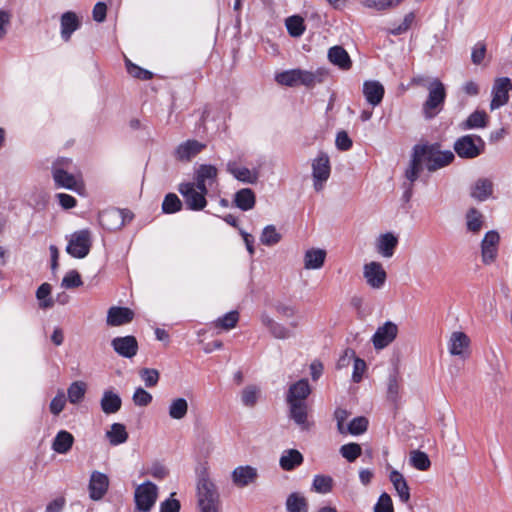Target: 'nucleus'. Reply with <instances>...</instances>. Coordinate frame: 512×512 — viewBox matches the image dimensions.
<instances>
[{"mask_svg": "<svg viewBox=\"0 0 512 512\" xmlns=\"http://www.w3.org/2000/svg\"><path fill=\"white\" fill-rule=\"evenodd\" d=\"M196 496L199 512H220L219 493L207 467L197 469Z\"/></svg>", "mask_w": 512, "mask_h": 512, "instance_id": "nucleus-1", "label": "nucleus"}, {"mask_svg": "<svg viewBox=\"0 0 512 512\" xmlns=\"http://www.w3.org/2000/svg\"><path fill=\"white\" fill-rule=\"evenodd\" d=\"M414 148L429 172L444 168L455 159L452 151L440 150L439 144L415 145Z\"/></svg>", "mask_w": 512, "mask_h": 512, "instance_id": "nucleus-2", "label": "nucleus"}, {"mask_svg": "<svg viewBox=\"0 0 512 512\" xmlns=\"http://www.w3.org/2000/svg\"><path fill=\"white\" fill-rule=\"evenodd\" d=\"M428 96L422 104V114L425 119L435 118L443 109L447 97L445 85L438 78H432L427 85Z\"/></svg>", "mask_w": 512, "mask_h": 512, "instance_id": "nucleus-3", "label": "nucleus"}, {"mask_svg": "<svg viewBox=\"0 0 512 512\" xmlns=\"http://www.w3.org/2000/svg\"><path fill=\"white\" fill-rule=\"evenodd\" d=\"M72 166V160L69 158H58L51 167L52 178L57 188H65L72 191H79L82 188V182L69 170Z\"/></svg>", "mask_w": 512, "mask_h": 512, "instance_id": "nucleus-4", "label": "nucleus"}, {"mask_svg": "<svg viewBox=\"0 0 512 512\" xmlns=\"http://www.w3.org/2000/svg\"><path fill=\"white\" fill-rule=\"evenodd\" d=\"M275 80L278 84L288 87H294L297 85L311 87L316 82H320L321 78L318 74L311 71L291 69L278 73Z\"/></svg>", "mask_w": 512, "mask_h": 512, "instance_id": "nucleus-5", "label": "nucleus"}, {"mask_svg": "<svg viewBox=\"0 0 512 512\" xmlns=\"http://www.w3.org/2000/svg\"><path fill=\"white\" fill-rule=\"evenodd\" d=\"M455 153L462 159H474L485 150L484 140L475 134L459 137L453 145Z\"/></svg>", "mask_w": 512, "mask_h": 512, "instance_id": "nucleus-6", "label": "nucleus"}, {"mask_svg": "<svg viewBox=\"0 0 512 512\" xmlns=\"http://www.w3.org/2000/svg\"><path fill=\"white\" fill-rule=\"evenodd\" d=\"M92 237L88 229L75 231L68 237L66 252L73 258H85L91 249Z\"/></svg>", "mask_w": 512, "mask_h": 512, "instance_id": "nucleus-7", "label": "nucleus"}, {"mask_svg": "<svg viewBox=\"0 0 512 512\" xmlns=\"http://www.w3.org/2000/svg\"><path fill=\"white\" fill-rule=\"evenodd\" d=\"M178 191L184 198L188 210L201 211L206 207L208 190H199L194 183L184 182L179 184Z\"/></svg>", "mask_w": 512, "mask_h": 512, "instance_id": "nucleus-8", "label": "nucleus"}, {"mask_svg": "<svg viewBox=\"0 0 512 512\" xmlns=\"http://www.w3.org/2000/svg\"><path fill=\"white\" fill-rule=\"evenodd\" d=\"M289 326H286L280 322L274 320L266 312L260 314V321L264 327H266L269 333L276 339L286 340L295 336L293 329H296L300 325L298 318L294 317Z\"/></svg>", "mask_w": 512, "mask_h": 512, "instance_id": "nucleus-9", "label": "nucleus"}, {"mask_svg": "<svg viewBox=\"0 0 512 512\" xmlns=\"http://www.w3.org/2000/svg\"><path fill=\"white\" fill-rule=\"evenodd\" d=\"M158 497V487L151 481L138 485L135 489L134 500L137 510L149 512Z\"/></svg>", "mask_w": 512, "mask_h": 512, "instance_id": "nucleus-10", "label": "nucleus"}, {"mask_svg": "<svg viewBox=\"0 0 512 512\" xmlns=\"http://www.w3.org/2000/svg\"><path fill=\"white\" fill-rule=\"evenodd\" d=\"M468 194L480 203L495 199V183L492 178L479 177L469 185Z\"/></svg>", "mask_w": 512, "mask_h": 512, "instance_id": "nucleus-11", "label": "nucleus"}, {"mask_svg": "<svg viewBox=\"0 0 512 512\" xmlns=\"http://www.w3.org/2000/svg\"><path fill=\"white\" fill-rule=\"evenodd\" d=\"M331 166L327 153L320 152L312 162L313 187L316 191H321L324 184L330 177Z\"/></svg>", "mask_w": 512, "mask_h": 512, "instance_id": "nucleus-12", "label": "nucleus"}, {"mask_svg": "<svg viewBox=\"0 0 512 512\" xmlns=\"http://www.w3.org/2000/svg\"><path fill=\"white\" fill-rule=\"evenodd\" d=\"M512 90V82L508 77H499L494 80L491 89L492 99L490 110L494 111L506 105L509 101V92Z\"/></svg>", "mask_w": 512, "mask_h": 512, "instance_id": "nucleus-13", "label": "nucleus"}, {"mask_svg": "<svg viewBox=\"0 0 512 512\" xmlns=\"http://www.w3.org/2000/svg\"><path fill=\"white\" fill-rule=\"evenodd\" d=\"M363 277L370 288L380 290L385 286L387 273L380 262L372 261L364 264Z\"/></svg>", "mask_w": 512, "mask_h": 512, "instance_id": "nucleus-14", "label": "nucleus"}, {"mask_svg": "<svg viewBox=\"0 0 512 512\" xmlns=\"http://www.w3.org/2000/svg\"><path fill=\"white\" fill-rule=\"evenodd\" d=\"M470 346L471 340L469 336L462 331L452 332L447 343L450 355L457 356L462 360L470 356Z\"/></svg>", "mask_w": 512, "mask_h": 512, "instance_id": "nucleus-15", "label": "nucleus"}, {"mask_svg": "<svg viewBox=\"0 0 512 512\" xmlns=\"http://www.w3.org/2000/svg\"><path fill=\"white\" fill-rule=\"evenodd\" d=\"M397 334L398 326L391 321H386L376 329L371 341L376 350H381L391 344L397 337Z\"/></svg>", "mask_w": 512, "mask_h": 512, "instance_id": "nucleus-16", "label": "nucleus"}, {"mask_svg": "<svg viewBox=\"0 0 512 512\" xmlns=\"http://www.w3.org/2000/svg\"><path fill=\"white\" fill-rule=\"evenodd\" d=\"M500 235L496 230H490L485 233L481 241L482 262L486 265L492 264L498 255Z\"/></svg>", "mask_w": 512, "mask_h": 512, "instance_id": "nucleus-17", "label": "nucleus"}, {"mask_svg": "<svg viewBox=\"0 0 512 512\" xmlns=\"http://www.w3.org/2000/svg\"><path fill=\"white\" fill-rule=\"evenodd\" d=\"M259 478L258 469L251 465H240L231 472V481L238 488L253 485Z\"/></svg>", "mask_w": 512, "mask_h": 512, "instance_id": "nucleus-18", "label": "nucleus"}, {"mask_svg": "<svg viewBox=\"0 0 512 512\" xmlns=\"http://www.w3.org/2000/svg\"><path fill=\"white\" fill-rule=\"evenodd\" d=\"M218 170L211 164H201L194 173V184L199 190H208L217 183Z\"/></svg>", "mask_w": 512, "mask_h": 512, "instance_id": "nucleus-19", "label": "nucleus"}, {"mask_svg": "<svg viewBox=\"0 0 512 512\" xmlns=\"http://www.w3.org/2000/svg\"><path fill=\"white\" fill-rule=\"evenodd\" d=\"M288 417L299 427L301 431H308L313 426V421L308 417L307 403H287Z\"/></svg>", "mask_w": 512, "mask_h": 512, "instance_id": "nucleus-20", "label": "nucleus"}, {"mask_svg": "<svg viewBox=\"0 0 512 512\" xmlns=\"http://www.w3.org/2000/svg\"><path fill=\"white\" fill-rule=\"evenodd\" d=\"M109 488V478L106 474L93 471L88 485L89 497L94 501L101 500Z\"/></svg>", "mask_w": 512, "mask_h": 512, "instance_id": "nucleus-21", "label": "nucleus"}, {"mask_svg": "<svg viewBox=\"0 0 512 512\" xmlns=\"http://www.w3.org/2000/svg\"><path fill=\"white\" fill-rule=\"evenodd\" d=\"M226 170L235 179L247 184H255L259 179V170L257 168L249 169L240 166L236 161H229L226 164Z\"/></svg>", "mask_w": 512, "mask_h": 512, "instance_id": "nucleus-22", "label": "nucleus"}, {"mask_svg": "<svg viewBox=\"0 0 512 512\" xmlns=\"http://www.w3.org/2000/svg\"><path fill=\"white\" fill-rule=\"evenodd\" d=\"M111 346L119 356L128 359L134 357L138 351V342L132 335L115 337L111 341Z\"/></svg>", "mask_w": 512, "mask_h": 512, "instance_id": "nucleus-23", "label": "nucleus"}, {"mask_svg": "<svg viewBox=\"0 0 512 512\" xmlns=\"http://www.w3.org/2000/svg\"><path fill=\"white\" fill-rule=\"evenodd\" d=\"M206 145L194 139L186 140L180 143L175 151L174 157L181 162H189L192 158L198 155Z\"/></svg>", "mask_w": 512, "mask_h": 512, "instance_id": "nucleus-24", "label": "nucleus"}, {"mask_svg": "<svg viewBox=\"0 0 512 512\" xmlns=\"http://www.w3.org/2000/svg\"><path fill=\"white\" fill-rule=\"evenodd\" d=\"M101 226L107 230H115L125 225L126 214L124 210L108 209L99 214Z\"/></svg>", "mask_w": 512, "mask_h": 512, "instance_id": "nucleus-25", "label": "nucleus"}, {"mask_svg": "<svg viewBox=\"0 0 512 512\" xmlns=\"http://www.w3.org/2000/svg\"><path fill=\"white\" fill-rule=\"evenodd\" d=\"M311 393V387L307 379H300L291 384L286 394L287 403H307L306 399Z\"/></svg>", "mask_w": 512, "mask_h": 512, "instance_id": "nucleus-26", "label": "nucleus"}, {"mask_svg": "<svg viewBox=\"0 0 512 512\" xmlns=\"http://www.w3.org/2000/svg\"><path fill=\"white\" fill-rule=\"evenodd\" d=\"M363 95L368 104L375 107L378 106L384 97V86L376 80H367L363 83Z\"/></svg>", "mask_w": 512, "mask_h": 512, "instance_id": "nucleus-27", "label": "nucleus"}, {"mask_svg": "<svg viewBox=\"0 0 512 512\" xmlns=\"http://www.w3.org/2000/svg\"><path fill=\"white\" fill-rule=\"evenodd\" d=\"M80 25V20L74 12L67 11L63 13L60 18L61 38L65 42L69 41L72 34L80 28Z\"/></svg>", "mask_w": 512, "mask_h": 512, "instance_id": "nucleus-28", "label": "nucleus"}, {"mask_svg": "<svg viewBox=\"0 0 512 512\" xmlns=\"http://www.w3.org/2000/svg\"><path fill=\"white\" fill-rule=\"evenodd\" d=\"M134 312L127 307L113 306L107 313V324L110 326H121L133 320Z\"/></svg>", "mask_w": 512, "mask_h": 512, "instance_id": "nucleus-29", "label": "nucleus"}, {"mask_svg": "<svg viewBox=\"0 0 512 512\" xmlns=\"http://www.w3.org/2000/svg\"><path fill=\"white\" fill-rule=\"evenodd\" d=\"M398 245V238L391 232L381 234L376 241V250L384 258H390L394 255Z\"/></svg>", "mask_w": 512, "mask_h": 512, "instance_id": "nucleus-30", "label": "nucleus"}, {"mask_svg": "<svg viewBox=\"0 0 512 512\" xmlns=\"http://www.w3.org/2000/svg\"><path fill=\"white\" fill-rule=\"evenodd\" d=\"M328 60L341 70H349L352 66V60L348 52L339 45L333 46L328 50Z\"/></svg>", "mask_w": 512, "mask_h": 512, "instance_id": "nucleus-31", "label": "nucleus"}, {"mask_svg": "<svg viewBox=\"0 0 512 512\" xmlns=\"http://www.w3.org/2000/svg\"><path fill=\"white\" fill-rule=\"evenodd\" d=\"M484 214L476 207L467 209L464 220L466 230L472 234H478L484 226Z\"/></svg>", "mask_w": 512, "mask_h": 512, "instance_id": "nucleus-32", "label": "nucleus"}, {"mask_svg": "<svg viewBox=\"0 0 512 512\" xmlns=\"http://www.w3.org/2000/svg\"><path fill=\"white\" fill-rule=\"evenodd\" d=\"M304 461V457L297 449H286L282 452L279 465L284 471H292L300 466Z\"/></svg>", "mask_w": 512, "mask_h": 512, "instance_id": "nucleus-33", "label": "nucleus"}, {"mask_svg": "<svg viewBox=\"0 0 512 512\" xmlns=\"http://www.w3.org/2000/svg\"><path fill=\"white\" fill-rule=\"evenodd\" d=\"M122 405L121 397L113 390H105L100 400L102 411L109 415L117 413Z\"/></svg>", "mask_w": 512, "mask_h": 512, "instance_id": "nucleus-34", "label": "nucleus"}, {"mask_svg": "<svg viewBox=\"0 0 512 512\" xmlns=\"http://www.w3.org/2000/svg\"><path fill=\"white\" fill-rule=\"evenodd\" d=\"M346 359H353L352 380L355 383H359L362 380L367 368L365 361L356 357L355 352L350 349L345 351V356L339 360V365L344 366Z\"/></svg>", "mask_w": 512, "mask_h": 512, "instance_id": "nucleus-35", "label": "nucleus"}, {"mask_svg": "<svg viewBox=\"0 0 512 512\" xmlns=\"http://www.w3.org/2000/svg\"><path fill=\"white\" fill-rule=\"evenodd\" d=\"M233 202L242 211H249L254 208L256 196L252 189L242 188L234 194Z\"/></svg>", "mask_w": 512, "mask_h": 512, "instance_id": "nucleus-36", "label": "nucleus"}, {"mask_svg": "<svg viewBox=\"0 0 512 512\" xmlns=\"http://www.w3.org/2000/svg\"><path fill=\"white\" fill-rule=\"evenodd\" d=\"M389 479L393 484V487L396 490L401 502L407 503L410 500V489L406 479L397 470H392L390 472Z\"/></svg>", "mask_w": 512, "mask_h": 512, "instance_id": "nucleus-37", "label": "nucleus"}, {"mask_svg": "<svg viewBox=\"0 0 512 512\" xmlns=\"http://www.w3.org/2000/svg\"><path fill=\"white\" fill-rule=\"evenodd\" d=\"M73 443L74 436L66 430H60L53 439L52 449L58 454H67Z\"/></svg>", "mask_w": 512, "mask_h": 512, "instance_id": "nucleus-38", "label": "nucleus"}, {"mask_svg": "<svg viewBox=\"0 0 512 512\" xmlns=\"http://www.w3.org/2000/svg\"><path fill=\"white\" fill-rule=\"evenodd\" d=\"M326 251L323 249H309L304 254V268L308 270L320 269L325 262Z\"/></svg>", "mask_w": 512, "mask_h": 512, "instance_id": "nucleus-39", "label": "nucleus"}, {"mask_svg": "<svg viewBox=\"0 0 512 512\" xmlns=\"http://www.w3.org/2000/svg\"><path fill=\"white\" fill-rule=\"evenodd\" d=\"M488 115L483 110H476L461 124L463 130L485 128L488 125Z\"/></svg>", "mask_w": 512, "mask_h": 512, "instance_id": "nucleus-40", "label": "nucleus"}, {"mask_svg": "<svg viewBox=\"0 0 512 512\" xmlns=\"http://www.w3.org/2000/svg\"><path fill=\"white\" fill-rule=\"evenodd\" d=\"M106 437L112 446H118L128 440L126 427L121 423H113L110 430L106 432Z\"/></svg>", "mask_w": 512, "mask_h": 512, "instance_id": "nucleus-41", "label": "nucleus"}, {"mask_svg": "<svg viewBox=\"0 0 512 512\" xmlns=\"http://www.w3.org/2000/svg\"><path fill=\"white\" fill-rule=\"evenodd\" d=\"M423 162L419 155H417L415 148H413V153L411 156V160L409 162L408 167L405 170V178L407 179L406 183H411L414 185V182L418 179L422 169Z\"/></svg>", "mask_w": 512, "mask_h": 512, "instance_id": "nucleus-42", "label": "nucleus"}, {"mask_svg": "<svg viewBox=\"0 0 512 512\" xmlns=\"http://www.w3.org/2000/svg\"><path fill=\"white\" fill-rule=\"evenodd\" d=\"M87 384L84 381H74L67 389V400L71 404H79L85 397Z\"/></svg>", "mask_w": 512, "mask_h": 512, "instance_id": "nucleus-43", "label": "nucleus"}, {"mask_svg": "<svg viewBox=\"0 0 512 512\" xmlns=\"http://www.w3.org/2000/svg\"><path fill=\"white\" fill-rule=\"evenodd\" d=\"M52 287L49 283L41 284L36 291L39 308L42 310L51 309L55 301L51 296Z\"/></svg>", "mask_w": 512, "mask_h": 512, "instance_id": "nucleus-44", "label": "nucleus"}, {"mask_svg": "<svg viewBox=\"0 0 512 512\" xmlns=\"http://www.w3.org/2000/svg\"><path fill=\"white\" fill-rule=\"evenodd\" d=\"M188 412V402L185 398L179 397L171 401L168 413L174 420H182Z\"/></svg>", "mask_w": 512, "mask_h": 512, "instance_id": "nucleus-45", "label": "nucleus"}, {"mask_svg": "<svg viewBox=\"0 0 512 512\" xmlns=\"http://www.w3.org/2000/svg\"><path fill=\"white\" fill-rule=\"evenodd\" d=\"M261 390L257 385H247L241 391V403L243 406L253 408L260 397Z\"/></svg>", "mask_w": 512, "mask_h": 512, "instance_id": "nucleus-46", "label": "nucleus"}, {"mask_svg": "<svg viewBox=\"0 0 512 512\" xmlns=\"http://www.w3.org/2000/svg\"><path fill=\"white\" fill-rule=\"evenodd\" d=\"M239 321V313L238 311H230L223 316L217 318L212 322V326L221 330H230L234 328Z\"/></svg>", "mask_w": 512, "mask_h": 512, "instance_id": "nucleus-47", "label": "nucleus"}, {"mask_svg": "<svg viewBox=\"0 0 512 512\" xmlns=\"http://www.w3.org/2000/svg\"><path fill=\"white\" fill-rule=\"evenodd\" d=\"M288 512H307L306 499L298 493H292L286 500Z\"/></svg>", "mask_w": 512, "mask_h": 512, "instance_id": "nucleus-48", "label": "nucleus"}, {"mask_svg": "<svg viewBox=\"0 0 512 512\" xmlns=\"http://www.w3.org/2000/svg\"><path fill=\"white\" fill-rule=\"evenodd\" d=\"M281 234L277 231L274 225H267L262 230L260 242L266 246H273L279 243Z\"/></svg>", "mask_w": 512, "mask_h": 512, "instance_id": "nucleus-49", "label": "nucleus"}, {"mask_svg": "<svg viewBox=\"0 0 512 512\" xmlns=\"http://www.w3.org/2000/svg\"><path fill=\"white\" fill-rule=\"evenodd\" d=\"M183 204L179 197L174 193H168L162 202V211L165 214H173L179 212Z\"/></svg>", "mask_w": 512, "mask_h": 512, "instance_id": "nucleus-50", "label": "nucleus"}, {"mask_svg": "<svg viewBox=\"0 0 512 512\" xmlns=\"http://www.w3.org/2000/svg\"><path fill=\"white\" fill-rule=\"evenodd\" d=\"M333 487V479L328 475H315L312 482V488L321 494L331 492Z\"/></svg>", "mask_w": 512, "mask_h": 512, "instance_id": "nucleus-51", "label": "nucleus"}, {"mask_svg": "<svg viewBox=\"0 0 512 512\" xmlns=\"http://www.w3.org/2000/svg\"><path fill=\"white\" fill-rule=\"evenodd\" d=\"M410 462L414 468L420 471H426L431 466V462L428 455L419 450L411 452Z\"/></svg>", "mask_w": 512, "mask_h": 512, "instance_id": "nucleus-52", "label": "nucleus"}, {"mask_svg": "<svg viewBox=\"0 0 512 512\" xmlns=\"http://www.w3.org/2000/svg\"><path fill=\"white\" fill-rule=\"evenodd\" d=\"M286 28L292 37H300L304 31V21L300 16H290L286 19Z\"/></svg>", "mask_w": 512, "mask_h": 512, "instance_id": "nucleus-53", "label": "nucleus"}, {"mask_svg": "<svg viewBox=\"0 0 512 512\" xmlns=\"http://www.w3.org/2000/svg\"><path fill=\"white\" fill-rule=\"evenodd\" d=\"M400 398V384L396 372L389 375L387 383V399L396 404Z\"/></svg>", "mask_w": 512, "mask_h": 512, "instance_id": "nucleus-54", "label": "nucleus"}, {"mask_svg": "<svg viewBox=\"0 0 512 512\" xmlns=\"http://www.w3.org/2000/svg\"><path fill=\"white\" fill-rule=\"evenodd\" d=\"M340 454L348 462H354L362 453V448L357 443H347L340 447Z\"/></svg>", "mask_w": 512, "mask_h": 512, "instance_id": "nucleus-55", "label": "nucleus"}, {"mask_svg": "<svg viewBox=\"0 0 512 512\" xmlns=\"http://www.w3.org/2000/svg\"><path fill=\"white\" fill-rule=\"evenodd\" d=\"M127 72L134 78L140 80H150L153 77L152 72L143 69L136 64L132 63L129 59L125 61Z\"/></svg>", "mask_w": 512, "mask_h": 512, "instance_id": "nucleus-56", "label": "nucleus"}, {"mask_svg": "<svg viewBox=\"0 0 512 512\" xmlns=\"http://www.w3.org/2000/svg\"><path fill=\"white\" fill-rule=\"evenodd\" d=\"M368 419L366 417L360 416L356 417L349 423L347 427V431L351 435H361L363 434L367 428H368Z\"/></svg>", "mask_w": 512, "mask_h": 512, "instance_id": "nucleus-57", "label": "nucleus"}, {"mask_svg": "<svg viewBox=\"0 0 512 512\" xmlns=\"http://www.w3.org/2000/svg\"><path fill=\"white\" fill-rule=\"evenodd\" d=\"M83 284L80 274L76 270H70L62 279V287L66 289L76 288Z\"/></svg>", "mask_w": 512, "mask_h": 512, "instance_id": "nucleus-58", "label": "nucleus"}, {"mask_svg": "<svg viewBox=\"0 0 512 512\" xmlns=\"http://www.w3.org/2000/svg\"><path fill=\"white\" fill-rule=\"evenodd\" d=\"M133 402L136 406L145 407L152 402V395L142 387L136 388L133 394Z\"/></svg>", "mask_w": 512, "mask_h": 512, "instance_id": "nucleus-59", "label": "nucleus"}, {"mask_svg": "<svg viewBox=\"0 0 512 512\" xmlns=\"http://www.w3.org/2000/svg\"><path fill=\"white\" fill-rule=\"evenodd\" d=\"M139 374L146 387H154L159 381V372L156 369L143 368Z\"/></svg>", "mask_w": 512, "mask_h": 512, "instance_id": "nucleus-60", "label": "nucleus"}, {"mask_svg": "<svg viewBox=\"0 0 512 512\" xmlns=\"http://www.w3.org/2000/svg\"><path fill=\"white\" fill-rule=\"evenodd\" d=\"M374 512H394L392 499L389 494L382 493L374 506Z\"/></svg>", "mask_w": 512, "mask_h": 512, "instance_id": "nucleus-61", "label": "nucleus"}, {"mask_svg": "<svg viewBox=\"0 0 512 512\" xmlns=\"http://www.w3.org/2000/svg\"><path fill=\"white\" fill-rule=\"evenodd\" d=\"M66 397L62 390H59L56 396L50 402V411L53 415H59L66 404Z\"/></svg>", "mask_w": 512, "mask_h": 512, "instance_id": "nucleus-62", "label": "nucleus"}, {"mask_svg": "<svg viewBox=\"0 0 512 512\" xmlns=\"http://www.w3.org/2000/svg\"><path fill=\"white\" fill-rule=\"evenodd\" d=\"M275 310L280 316L284 318H294L298 314V309L296 306L283 302H278L275 305Z\"/></svg>", "mask_w": 512, "mask_h": 512, "instance_id": "nucleus-63", "label": "nucleus"}, {"mask_svg": "<svg viewBox=\"0 0 512 512\" xmlns=\"http://www.w3.org/2000/svg\"><path fill=\"white\" fill-rule=\"evenodd\" d=\"M486 55V45L483 42H477L472 48L471 61L475 65H480Z\"/></svg>", "mask_w": 512, "mask_h": 512, "instance_id": "nucleus-64", "label": "nucleus"}]
</instances>
